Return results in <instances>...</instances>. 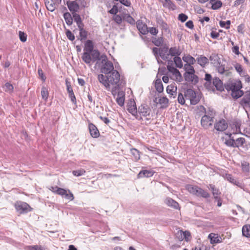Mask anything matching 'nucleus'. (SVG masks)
<instances>
[{
    "instance_id": "obj_1",
    "label": "nucleus",
    "mask_w": 250,
    "mask_h": 250,
    "mask_svg": "<svg viewBox=\"0 0 250 250\" xmlns=\"http://www.w3.org/2000/svg\"><path fill=\"white\" fill-rule=\"evenodd\" d=\"M94 45L92 41L86 40L84 42L83 48L84 52L82 54V61L89 66H91L92 63L102 60L103 62L106 60V56L104 54L101 55L98 49H94Z\"/></svg>"
},
{
    "instance_id": "obj_2",
    "label": "nucleus",
    "mask_w": 250,
    "mask_h": 250,
    "mask_svg": "<svg viewBox=\"0 0 250 250\" xmlns=\"http://www.w3.org/2000/svg\"><path fill=\"white\" fill-rule=\"evenodd\" d=\"M200 115L204 114L201 120V125L205 129H208L212 126L214 122V118L216 116L215 111L211 107H208V110L203 105L197 106Z\"/></svg>"
},
{
    "instance_id": "obj_3",
    "label": "nucleus",
    "mask_w": 250,
    "mask_h": 250,
    "mask_svg": "<svg viewBox=\"0 0 250 250\" xmlns=\"http://www.w3.org/2000/svg\"><path fill=\"white\" fill-rule=\"evenodd\" d=\"M138 114L142 118V117H146V120H149L152 115H151V109L146 104H142L138 107Z\"/></svg>"
},
{
    "instance_id": "obj_4",
    "label": "nucleus",
    "mask_w": 250,
    "mask_h": 250,
    "mask_svg": "<svg viewBox=\"0 0 250 250\" xmlns=\"http://www.w3.org/2000/svg\"><path fill=\"white\" fill-rule=\"evenodd\" d=\"M15 207L16 210L20 213H26L31 210L30 206L23 202H17L15 203Z\"/></svg>"
},
{
    "instance_id": "obj_5",
    "label": "nucleus",
    "mask_w": 250,
    "mask_h": 250,
    "mask_svg": "<svg viewBox=\"0 0 250 250\" xmlns=\"http://www.w3.org/2000/svg\"><path fill=\"white\" fill-rule=\"evenodd\" d=\"M101 62L103 64L102 67L101 69V72L105 74H109L112 70H114V66L113 63L107 60V58L106 57V60L105 61L103 62L102 60H101Z\"/></svg>"
},
{
    "instance_id": "obj_6",
    "label": "nucleus",
    "mask_w": 250,
    "mask_h": 250,
    "mask_svg": "<svg viewBox=\"0 0 250 250\" xmlns=\"http://www.w3.org/2000/svg\"><path fill=\"white\" fill-rule=\"evenodd\" d=\"M127 110L130 114L135 117L137 120H142L143 119L141 116H139L138 114V111L134 101H130L128 104Z\"/></svg>"
},
{
    "instance_id": "obj_7",
    "label": "nucleus",
    "mask_w": 250,
    "mask_h": 250,
    "mask_svg": "<svg viewBox=\"0 0 250 250\" xmlns=\"http://www.w3.org/2000/svg\"><path fill=\"white\" fill-rule=\"evenodd\" d=\"M109 83L111 84H117L120 79V75L119 72L116 70H113L109 74H107Z\"/></svg>"
},
{
    "instance_id": "obj_8",
    "label": "nucleus",
    "mask_w": 250,
    "mask_h": 250,
    "mask_svg": "<svg viewBox=\"0 0 250 250\" xmlns=\"http://www.w3.org/2000/svg\"><path fill=\"white\" fill-rule=\"evenodd\" d=\"M185 80L188 83H190L193 84H196L198 83V77L194 73H185L184 74Z\"/></svg>"
},
{
    "instance_id": "obj_9",
    "label": "nucleus",
    "mask_w": 250,
    "mask_h": 250,
    "mask_svg": "<svg viewBox=\"0 0 250 250\" xmlns=\"http://www.w3.org/2000/svg\"><path fill=\"white\" fill-rule=\"evenodd\" d=\"M225 178L232 184L237 186L241 189H244L245 184L242 182H239L237 179H235L233 176L230 174H226L225 175Z\"/></svg>"
},
{
    "instance_id": "obj_10",
    "label": "nucleus",
    "mask_w": 250,
    "mask_h": 250,
    "mask_svg": "<svg viewBox=\"0 0 250 250\" xmlns=\"http://www.w3.org/2000/svg\"><path fill=\"white\" fill-rule=\"evenodd\" d=\"M228 125L224 119H221L214 124V128L219 131H223L228 128Z\"/></svg>"
},
{
    "instance_id": "obj_11",
    "label": "nucleus",
    "mask_w": 250,
    "mask_h": 250,
    "mask_svg": "<svg viewBox=\"0 0 250 250\" xmlns=\"http://www.w3.org/2000/svg\"><path fill=\"white\" fill-rule=\"evenodd\" d=\"M250 91H247L245 92L243 97L240 101V104L243 106L244 109L248 107V105L250 104Z\"/></svg>"
},
{
    "instance_id": "obj_12",
    "label": "nucleus",
    "mask_w": 250,
    "mask_h": 250,
    "mask_svg": "<svg viewBox=\"0 0 250 250\" xmlns=\"http://www.w3.org/2000/svg\"><path fill=\"white\" fill-rule=\"evenodd\" d=\"M164 203L167 206L175 209H180V208L178 203L170 197H167L164 200Z\"/></svg>"
},
{
    "instance_id": "obj_13",
    "label": "nucleus",
    "mask_w": 250,
    "mask_h": 250,
    "mask_svg": "<svg viewBox=\"0 0 250 250\" xmlns=\"http://www.w3.org/2000/svg\"><path fill=\"white\" fill-rule=\"evenodd\" d=\"M136 26L138 30L143 35H146L148 33V27L146 23L139 20L136 22Z\"/></svg>"
},
{
    "instance_id": "obj_14",
    "label": "nucleus",
    "mask_w": 250,
    "mask_h": 250,
    "mask_svg": "<svg viewBox=\"0 0 250 250\" xmlns=\"http://www.w3.org/2000/svg\"><path fill=\"white\" fill-rule=\"evenodd\" d=\"M90 134L93 138H97L100 136V132L97 127L92 123L88 125Z\"/></svg>"
},
{
    "instance_id": "obj_15",
    "label": "nucleus",
    "mask_w": 250,
    "mask_h": 250,
    "mask_svg": "<svg viewBox=\"0 0 250 250\" xmlns=\"http://www.w3.org/2000/svg\"><path fill=\"white\" fill-rule=\"evenodd\" d=\"M162 3L163 6L169 10H174L176 9V6L171 0H159Z\"/></svg>"
},
{
    "instance_id": "obj_16",
    "label": "nucleus",
    "mask_w": 250,
    "mask_h": 250,
    "mask_svg": "<svg viewBox=\"0 0 250 250\" xmlns=\"http://www.w3.org/2000/svg\"><path fill=\"white\" fill-rule=\"evenodd\" d=\"M177 87L175 83H172L170 85H168L167 87V92L170 95V97L173 96L174 98L177 95Z\"/></svg>"
},
{
    "instance_id": "obj_17",
    "label": "nucleus",
    "mask_w": 250,
    "mask_h": 250,
    "mask_svg": "<svg viewBox=\"0 0 250 250\" xmlns=\"http://www.w3.org/2000/svg\"><path fill=\"white\" fill-rule=\"evenodd\" d=\"M67 5L69 10L73 13H76L78 11L80 6L77 1L76 0L72 1H67Z\"/></svg>"
},
{
    "instance_id": "obj_18",
    "label": "nucleus",
    "mask_w": 250,
    "mask_h": 250,
    "mask_svg": "<svg viewBox=\"0 0 250 250\" xmlns=\"http://www.w3.org/2000/svg\"><path fill=\"white\" fill-rule=\"evenodd\" d=\"M154 172L151 170H142L139 172L137 175V178H141L144 177L149 178L152 177Z\"/></svg>"
},
{
    "instance_id": "obj_19",
    "label": "nucleus",
    "mask_w": 250,
    "mask_h": 250,
    "mask_svg": "<svg viewBox=\"0 0 250 250\" xmlns=\"http://www.w3.org/2000/svg\"><path fill=\"white\" fill-rule=\"evenodd\" d=\"M98 79L100 83H102L105 87H109V80L108 76H104L103 74L98 75Z\"/></svg>"
},
{
    "instance_id": "obj_20",
    "label": "nucleus",
    "mask_w": 250,
    "mask_h": 250,
    "mask_svg": "<svg viewBox=\"0 0 250 250\" xmlns=\"http://www.w3.org/2000/svg\"><path fill=\"white\" fill-rule=\"evenodd\" d=\"M212 84L218 91H222L224 89L223 83L218 78L216 77L213 79Z\"/></svg>"
},
{
    "instance_id": "obj_21",
    "label": "nucleus",
    "mask_w": 250,
    "mask_h": 250,
    "mask_svg": "<svg viewBox=\"0 0 250 250\" xmlns=\"http://www.w3.org/2000/svg\"><path fill=\"white\" fill-rule=\"evenodd\" d=\"M208 238L210 240V243L212 244L219 243L221 242L220 240L221 237L217 234L211 233L208 235Z\"/></svg>"
},
{
    "instance_id": "obj_22",
    "label": "nucleus",
    "mask_w": 250,
    "mask_h": 250,
    "mask_svg": "<svg viewBox=\"0 0 250 250\" xmlns=\"http://www.w3.org/2000/svg\"><path fill=\"white\" fill-rule=\"evenodd\" d=\"M45 4L48 10L53 12L56 8L58 4L55 0H51V2L45 1Z\"/></svg>"
},
{
    "instance_id": "obj_23",
    "label": "nucleus",
    "mask_w": 250,
    "mask_h": 250,
    "mask_svg": "<svg viewBox=\"0 0 250 250\" xmlns=\"http://www.w3.org/2000/svg\"><path fill=\"white\" fill-rule=\"evenodd\" d=\"M221 192L219 189L217 190L216 191L212 192V195L213 196V199L215 200V201L217 202V206L220 207L222 204V199L220 197L221 194Z\"/></svg>"
},
{
    "instance_id": "obj_24",
    "label": "nucleus",
    "mask_w": 250,
    "mask_h": 250,
    "mask_svg": "<svg viewBox=\"0 0 250 250\" xmlns=\"http://www.w3.org/2000/svg\"><path fill=\"white\" fill-rule=\"evenodd\" d=\"M157 22L160 26L162 30H164L165 32L169 31L168 25L162 18H158L157 19Z\"/></svg>"
},
{
    "instance_id": "obj_25",
    "label": "nucleus",
    "mask_w": 250,
    "mask_h": 250,
    "mask_svg": "<svg viewBox=\"0 0 250 250\" xmlns=\"http://www.w3.org/2000/svg\"><path fill=\"white\" fill-rule=\"evenodd\" d=\"M72 14L73 20L77 23L78 27H79L82 26H84L80 15L76 13H73Z\"/></svg>"
},
{
    "instance_id": "obj_26",
    "label": "nucleus",
    "mask_w": 250,
    "mask_h": 250,
    "mask_svg": "<svg viewBox=\"0 0 250 250\" xmlns=\"http://www.w3.org/2000/svg\"><path fill=\"white\" fill-rule=\"evenodd\" d=\"M116 102L121 106L124 105L125 103V94L123 92H119L118 97L116 98Z\"/></svg>"
},
{
    "instance_id": "obj_27",
    "label": "nucleus",
    "mask_w": 250,
    "mask_h": 250,
    "mask_svg": "<svg viewBox=\"0 0 250 250\" xmlns=\"http://www.w3.org/2000/svg\"><path fill=\"white\" fill-rule=\"evenodd\" d=\"M196 195L205 198H208L210 197V194L207 191L199 187L198 188Z\"/></svg>"
},
{
    "instance_id": "obj_28",
    "label": "nucleus",
    "mask_w": 250,
    "mask_h": 250,
    "mask_svg": "<svg viewBox=\"0 0 250 250\" xmlns=\"http://www.w3.org/2000/svg\"><path fill=\"white\" fill-rule=\"evenodd\" d=\"M196 60L197 63L202 67H204L206 64L208 63V59L203 55L200 56Z\"/></svg>"
},
{
    "instance_id": "obj_29",
    "label": "nucleus",
    "mask_w": 250,
    "mask_h": 250,
    "mask_svg": "<svg viewBox=\"0 0 250 250\" xmlns=\"http://www.w3.org/2000/svg\"><path fill=\"white\" fill-rule=\"evenodd\" d=\"M181 54V51L179 48L177 47H173L170 48L169 49V54L167 55H171V56H178Z\"/></svg>"
},
{
    "instance_id": "obj_30",
    "label": "nucleus",
    "mask_w": 250,
    "mask_h": 250,
    "mask_svg": "<svg viewBox=\"0 0 250 250\" xmlns=\"http://www.w3.org/2000/svg\"><path fill=\"white\" fill-rule=\"evenodd\" d=\"M155 87L159 93H161L164 90L163 83L160 79H157L155 82Z\"/></svg>"
},
{
    "instance_id": "obj_31",
    "label": "nucleus",
    "mask_w": 250,
    "mask_h": 250,
    "mask_svg": "<svg viewBox=\"0 0 250 250\" xmlns=\"http://www.w3.org/2000/svg\"><path fill=\"white\" fill-rule=\"evenodd\" d=\"M79 28L80 33V40L83 41L85 40L87 37V32L84 29V26H80Z\"/></svg>"
},
{
    "instance_id": "obj_32",
    "label": "nucleus",
    "mask_w": 250,
    "mask_h": 250,
    "mask_svg": "<svg viewBox=\"0 0 250 250\" xmlns=\"http://www.w3.org/2000/svg\"><path fill=\"white\" fill-rule=\"evenodd\" d=\"M209 59L211 61V63L214 65L217 66L218 64H220V59L218 55L212 54L209 57Z\"/></svg>"
},
{
    "instance_id": "obj_33",
    "label": "nucleus",
    "mask_w": 250,
    "mask_h": 250,
    "mask_svg": "<svg viewBox=\"0 0 250 250\" xmlns=\"http://www.w3.org/2000/svg\"><path fill=\"white\" fill-rule=\"evenodd\" d=\"M183 60L185 62L187 63V64H193L196 62V60L189 55L184 56Z\"/></svg>"
},
{
    "instance_id": "obj_34",
    "label": "nucleus",
    "mask_w": 250,
    "mask_h": 250,
    "mask_svg": "<svg viewBox=\"0 0 250 250\" xmlns=\"http://www.w3.org/2000/svg\"><path fill=\"white\" fill-rule=\"evenodd\" d=\"M242 234L247 237H250V225H244L242 228Z\"/></svg>"
},
{
    "instance_id": "obj_35",
    "label": "nucleus",
    "mask_w": 250,
    "mask_h": 250,
    "mask_svg": "<svg viewBox=\"0 0 250 250\" xmlns=\"http://www.w3.org/2000/svg\"><path fill=\"white\" fill-rule=\"evenodd\" d=\"M63 18L68 25H70L73 22V18L69 12L65 13L63 14Z\"/></svg>"
},
{
    "instance_id": "obj_36",
    "label": "nucleus",
    "mask_w": 250,
    "mask_h": 250,
    "mask_svg": "<svg viewBox=\"0 0 250 250\" xmlns=\"http://www.w3.org/2000/svg\"><path fill=\"white\" fill-rule=\"evenodd\" d=\"M167 50H168V48L166 47H163L160 48L159 55L164 60H166L167 58V56H166V53L167 52Z\"/></svg>"
},
{
    "instance_id": "obj_37",
    "label": "nucleus",
    "mask_w": 250,
    "mask_h": 250,
    "mask_svg": "<svg viewBox=\"0 0 250 250\" xmlns=\"http://www.w3.org/2000/svg\"><path fill=\"white\" fill-rule=\"evenodd\" d=\"M164 42L163 38L161 37L158 38H153L152 42L156 46H161Z\"/></svg>"
},
{
    "instance_id": "obj_38",
    "label": "nucleus",
    "mask_w": 250,
    "mask_h": 250,
    "mask_svg": "<svg viewBox=\"0 0 250 250\" xmlns=\"http://www.w3.org/2000/svg\"><path fill=\"white\" fill-rule=\"evenodd\" d=\"M234 66L236 71L241 76H242L243 75H245L246 72L243 70V67L240 64L236 63Z\"/></svg>"
},
{
    "instance_id": "obj_39",
    "label": "nucleus",
    "mask_w": 250,
    "mask_h": 250,
    "mask_svg": "<svg viewBox=\"0 0 250 250\" xmlns=\"http://www.w3.org/2000/svg\"><path fill=\"white\" fill-rule=\"evenodd\" d=\"M41 95L42 98L45 101H47L48 98V91L46 87L43 86L42 88Z\"/></svg>"
},
{
    "instance_id": "obj_40",
    "label": "nucleus",
    "mask_w": 250,
    "mask_h": 250,
    "mask_svg": "<svg viewBox=\"0 0 250 250\" xmlns=\"http://www.w3.org/2000/svg\"><path fill=\"white\" fill-rule=\"evenodd\" d=\"M229 135V139L226 140L225 144L229 146L235 147V140L233 137H231V134L230 133Z\"/></svg>"
},
{
    "instance_id": "obj_41",
    "label": "nucleus",
    "mask_w": 250,
    "mask_h": 250,
    "mask_svg": "<svg viewBox=\"0 0 250 250\" xmlns=\"http://www.w3.org/2000/svg\"><path fill=\"white\" fill-rule=\"evenodd\" d=\"M172 65V61H168V65L167 66V69L169 72L171 73L173 75L178 70L177 68L174 67Z\"/></svg>"
},
{
    "instance_id": "obj_42",
    "label": "nucleus",
    "mask_w": 250,
    "mask_h": 250,
    "mask_svg": "<svg viewBox=\"0 0 250 250\" xmlns=\"http://www.w3.org/2000/svg\"><path fill=\"white\" fill-rule=\"evenodd\" d=\"M245 142V139L244 138L240 137L237 138L236 141H235V147H239V146H243Z\"/></svg>"
},
{
    "instance_id": "obj_43",
    "label": "nucleus",
    "mask_w": 250,
    "mask_h": 250,
    "mask_svg": "<svg viewBox=\"0 0 250 250\" xmlns=\"http://www.w3.org/2000/svg\"><path fill=\"white\" fill-rule=\"evenodd\" d=\"M242 170L244 172H249L250 171V164L248 162L243 161L241 163Z\"/></svg>"
},
{
    "instance_id": "obj_44",
    "label": "nucleus",
    "mask_w": 250,
    "mask_h": 250,
    "mask_svg": "<svg viewBox=\"0 0 250 250\" xmlns=\"http://www.w3.org/2000/svg\"><path fill=\"white\" fill-rule=\"evenodd\" d=\"M131 153L134 156V159L135 161H137L140 159V155L139 150L135 148H132L131 149Z\"/></svg>"
},
{
    "instance_id": "obj_45",
    "label": "nucleus",
    "mask_w": 250,
    "mask_h": 250,
    "mask_svg": "<svg viewBox=\"0 0 250 250\" xmlns=\"http://www.w3.org/2000/svg\"><path fill=\"white\" fill-rule=\"evenodd\" d=\"M174 62L176 66L178 68H182L183 63L181 58L179 56H175L173 58Z\"/></svg>"
},
{
    "instance_id": "obj_46",
    "label": "nucleus",
    "mask_w": 250,
    "mask_h": 250,
    "mask_svg": "<svg viewBox=\"0 0 250 250\" xmlns=\"http://www.w3.org/2000/svg\"><path fill=\"white\" fill-rule=\"evenodd\" d=\"M185 95L186 97H188L190 98L195 97V93L194 91L191 89H188L185 92Z\"/></svg>"
},
{
    "instance_id": "obj_47",
    "label": "nucleus",
    "mask_w": 250,
    "mask_h": 250,
    "mask_svg": "<svg viewBox=\"0 0 250 250\" xmlns=\"http://www.w3.org/2000/svg\"><path fill=\"white\" fill-rule=\"evenodd\" d=\"M187 188V189L190 193L194 195H196L198 188V186H193L192 185H188Z\"/></svg>"
},
{
    "instance_id": "obj_48",
    "label": "nucleus",
    "mask_w": 250,
    "mask_h": 250,
    "mask_svg": "<svg viewBox=\"0 0 250 250\" xmlns=\"http://www.w3.org/2000/svg\"><path fill=\"white\" fill-rule=\"evenodd\" d=\"M210 3H211V8L213 10H217L220 8L222 5V3L220 0H218L214 2H212Z\"/></svg>"
},
{
    "instance_id": "obj_49",
    "label": "nucleus",
    "mask_w": 250,
    "mask_h": 250,
    "mask_svg": "<svg viewBox=\"0 0 250 250\" xmlns=\"http://www.w3.org/2000/svg\"><path fill=\"white\" fill-rule=\"evenodd\" d=\"M124 20L130 24H135V20L129 14H127L124 17Z\"/></svg>"
},
{
    "instance_id": "obj_50",
    "label": "nucleus",
    "mask_w": 250,
    "mask_h": 250,
    "mask_svg": "<svg viewBox=\"0 0 250 250\" xmlns=\"http://www.w3.org/2000/svg\"><path fill=\"white\" fill-rule=\"evenodd\" d=\"M85 173V170L83 168H81L78 170H73L72 173L74 176H80L83 175Z\"/></svg>"
},
{
    "instance_id": "obj_51",
    "label": "nucleus",
    "mask_w": 250,
    "mask_h": 250,
    "mask_svg": "<svg viewBox=\"0 0 250 250\" xmlns=\"http://www.w3.org/2000/svg\"><path fill=\"white\" fill-rule=\"evenodd\" d=\"M184 68L186 70L185 73H195V70L191 65L185 64Z\"/></svg>"
},
{
    "instance_id": "obj_52",
    "label": "nucleus",
    "mask_w": 250,
    "mask_h": 250,
    "mask_svg": "<svg viewBox=\"0 0 250 250\" xmlns=\"http://www.w3.org/2000/svg\"><path fill=\"white\" fill-rule=\"evenodd\" d=\"M219 24L221 27L229 29L230 28V21L229 20H228L226 21H221L219 22Z\"/></svg>"
},
{
    "instance_id": "obj_53",
    "label": "nucleus",
    "mask_w": 250,
    "mask_h": 250,
    "mask_svg": "<svg viewBox=\"0 0 250 250\" xmlns=\"http://www.w3.org/2000/svg\"><path fill=\"white\" fill-rule=\"evenodd\" d=\"M244 94V93L242 90H239L237 91L233 92V93H231V95L232 97L235 99H237L238 98L241 97L242 96H243Z\"/></svg>"
},
{
    "instance_id": "obj_54",
    "label": "nucleus",
    "mask_w": 250,
    "mask_h": 250,
    "mask_svg": "<svg viewBox=\"0 0 250 250\" xmlns=\"http://www.w3.org/2000/svg\"><path fill=\"white\" fill-rule=\"evenodd\" d=\"M65 35L67 38L71 41L75 40V36L69 29H67L65 32Z\"/></svg>"
},
{
    "instance_id": "obj_55",
    "label": "nucleus",
    "mask_w": 250,
    "mask_h": 250,
    "mask_svg": "<svg viewBox=\"0 0 250 250\" xmlns=\"http://www.w3.org/2000/svg\"><path fill=\"white\" fill-rule=\"evenodd\" d=\"M19 33L20 41L23 42H25L27 40V35L21 31H20Z\"/></svg>"
},
{
    "instance_id": "obj_56",
    "label": "nucleus",
    "mask_w": 250,
    "mask_h": 250,
    "mask_svg": "<svg viewBox=\"0 0 250 250\" xmlns=\"http://www.w3.org/2000/svg\"><path fill=\"white\" fill-rule=\"evenodd\" d=\"M160 51V48L154 47L152 48V52L155 56V58L157 60L158 63L160 62V59L159 58V52Z\"/></svg>"
},
{
    "instance_id": "obj_57",
    "label": "nucleus",
    "mask_w": 250,
    "mask_h": 250,
    "mask_svg": "<svg viewBox=\"0 0 250 250\" xmlns=\"http://www.w3.org/2000/svg\"><path fill=\"white\" fill-rule=\"evenodd\" d=\"M231 93H233V92L237 91L240 90L241 86L239 84H236L235 83H232L231 84Z\"/></svg>"
},
{
    "instance_id": "obj_58",
    "label": "nucleus",
    "mask_w": 250,
    "mask_h": 250,
    "mask_svg": "<svg viewBox=\"0 0 250 250\" xmlns=\"http://www.w3.org/2000/svg\"><path fill=\"white\" fill-rule=\"evenodd\" d=\"M5 90L6 92H8L9 93H11L13 91V86L9 83H6L5 84Z\"/></svg>"
},
{
    "instance_id": "obj_59",
    "label": "nucleus",
    "mask_w": 250,
    "mask_h": 250,
    "mask_svg": "<svg viewBox=\"0 0 250 250\" xmlns=\"http://www.w3.org/2000/svg\"><path fill=\"white\" fill-rule=\"evenodd\" d=\"M173 75L175 76L176 81L179 82H181L183 81L182 75L179 70H177V72L173 74Z\"/></svg>"
},
{
    "instance_id": "obj_60",
    "label": "nucleus",
    "mask_w": 250,
    "mask_h": 250,
    "mask_svg": "<svg viewBox=\"0 0 250 250\" xmlns=\"http://www.w3.org/2000/svg\"><path fill=\"white\" fill-rule=\"evenodd\" d=\"M65 84L66 86L67 91L68 94L71 93H73V89L71 85V83L67 79L65 80Z\"/></svg>"
},
{
    "instance_id": "obj_61",
    "label": "nucleus",
    "mask_w": 250,
    "mask_h": 250,
    "mask_svg": "<svg viewBox=\"0 0 250 250\" xmlns=\"http://www.w3.org/2000/svg\"><path fill=\"white\" fill-rule=\"evenodd\" d=\"M28 250H43V249L42 246L37 245L28 246Z\"/></svg>"
},
{
    "instance_id": "obj_62",
    "label": "nucleus",
    "mask_w": 250,
    "mask_h": 250,
    "mask_svg": "<svg viewBox=\"0 0 250 250\" xmlns=\"http://www.w3.org/2000/svg\"><path fill=\"white\" fill-rule=\"evenodd\" d=\"M159 103L162 104H164L166 106H167V104L168 103V100L166 97H163L159 99Z\"/></svg>"
},
{
    "instance_id": "obj_63",
    "label": "nucleus",
    "mask_w": 250,
    "mask_h": 250,
    "mask_svg": "<svg viewBox=\"0 0 250 250\" xmlns=\"http://www.w3.org/2000/svg\"><path fill=\"white\" fill-rule=\"evenodd\" d=\"M217 65V71L218 73L221 74H224L225 72V65L221 64L220 62V64H218Z\"/></svg>"
},
{
    "instance_id": "obj_64",
    "label": "nucleus",
    "mask_w": 250,
    "mask_h": 250,
    "mask_svg": "<svg viewBox=\"0 0 250 250\" xmlns=\"http://www.w3.org/2000/svg\"><path fill=\"white\" fill-rule=\"evenodd\" d=\"M148 32L153 35H156L158 33V30L153 27H148Z\"/></svg>"
}]
</instances>
